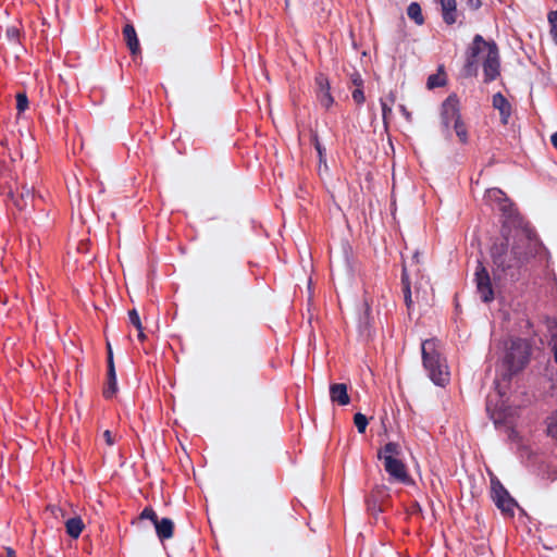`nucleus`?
Wrapping results in <instances>:
<instances>
[{
  "label": "nucleus",
  "mask_w": 557,
  "mask_h": 557,
  "mask_svg": "<svg viewBox=\"0 0 557 557\" xmlns=\"http://www.w3.org/2000/svg\"><path fill=\"white\" fill-rule=\"evenodd\" d=\"M534 242L530 234L517 230L511 236H504L491 248L494 274L515 277L518 271L533 257Z\"/></svg>",
  "instance_id": "nucleus-1"
},
{
  "label": "nucleus",
  "mask_w": 557,
  "mask_h": 557,
  "mask_svg": "<svg viewBox=\"0 0 557 557\" xmlns=\"http://www.w3.org/2000/svg\"><path fill=\"white\" fill-rule=\"evenodd\" d=\"M480 70L485 82L494 79L499 74V59L495 45L476 36L470 47L465 74L479 76Z\"/></svg>",
  "instance_id": "nucleus-2"
},
{
  "label": "nucleus",
  "mask_w": 557,
  "mask_h": 557,
  "mask_svg": "<svg viewBox=\"0 0 557 557\" xmlns=\"http://www.w3.org/2000/svg\"><path fill=\"white\" fill-rule=\"evenodd\" d=\"M422 360L429 377L438 386H445L449 381V371L444 358L437 350L435 339H426L422 343Z\"/></svg>",
  "instance_id": "nucleus-3"
},
{
  "label": "nucleus",
  "mask_w": 557,
  "mask_h": 557,
  "mask_svg": "<svg viewBox=\"0 0 557 557\" xmlns=\"http://www.w3.org/2000/svg\"><path fill=\"white\" fill-rule=\"evenodd\" d=\"M530 346L525 339H512L503 360V367L506 371L503 373L504 380H510L512 375L520 372L529 362Z\"/></svg>",
  "instance_id": "nucleus-4"
},
{
  "label": "nucleus",
  "mask_w": 557,
  "mask_h": 557,
  "mask_svg": "<svg viewBox=\"0 0 557 557\" xmlns=\"http://www.w3.org/2000/svg\"><path fill=\"white\" fill-rule=\"evenodd\" d=\"M491 496L505 518L515 517V509L519 505L497 478L491 479Z\"/></svg>",
  "instance_id": "nucleus-5"
},
{
  "label": "nucleus",
  "mask_w": 557,
  "mask_h": 557,
  "mask_svg": "<svg viewBox=\"0 0 557 557\" xmlns=\"http://www.w3.org/2000/svg\"><path fill=\"white\" fill-rule=\"evenodd\" d=\"M474 281L476 284L478 294L480 295L482 301L491 302L494 299V290L492 287L490 274L481 262H479V265L476 267Z\"/></svg>",
  "instance_id": "nucleus-6"
},
{
  "label": "nucleus",
  "mask_w": 557,
  "mask_h": 557,
  "mask_svg": "<svg viewBox=\"0 0 557 557\" xmlns=\"http://www.w3.org/2000/svg\"><path fill=\"white\" fill-rule=\"evenodd\" d=\"M383 462L391 482H398L403 484L412 483L410 474L407 471V467L400 459L388 457Z\"/></svg>",
  "instance_id": "nucleus-7"
},
{
  "label": "nucleus",
  "mask_w": 557,
  "mask_h": 557,
  "mask_svg": "<svg viewBox=\"0 0 557 557\" xmlns=\"http://www.w3.org/2000/svg\"><path fill=\"white\" fill-rule=\"evenodd\" d=\"M388 497V491L384 485L375 486L366 499L367 510L376 517L382 512L384 500Z\"/></svg>",
  "instance_id": "nucleus-8"
},
{
  "label": "nucleus",
  "mask_w": 557,
  "mask_h": 557,
  "mask_svg": "<svg viewBox=\"0 0 557 557\" xmlns=\"http://www.w3.org/2000/svg\"><path fill=\"white\" fill-rule=\"evenodd\" d=\"M462 114L459 110V107H443V111L441 113V121L443 129L449 135V129L453 128L455 131L457 123L461 120Z\"/></svg>",
  "instance_id": "nucleus-9"
},
{
  "label": "nucleus",
  "mask_w": 557,
  "mask_h": 557,
  "mask_svg": "<svg viewBox=\"0 0 557 557\" xmlns=\"http://www.w3.org/2000/svg\"><path fill=\"white\" fill-rule=\"evenodd\" d=\"M123 37L132 55L137 57L140 54V45L137 33L132 24H126L123 28Z\"/></svg>",
  "instance_id": "nucleus-10"
},
{
  "label": "nucleus",
  "mask_w": 557,
  "mask_h": 557,
  "mask_svg": "<svg viewBox=\"0 0 557 557\" xmlns=\"http://www.w3.org/2000/svg\"><path fill=\"white\" fill-rule=\"evenodd\" d=\"M330 397L333 403H337L339 406H346L350 403L347 385L344 383L332 384L330 386Z\"/></svg>",
  "instance_id": "nucleus-11"
},
{
  "label": "nucleus",
  "mask_w": 557,
  "mask_h": 557,
  "mask_svg": "<svg viewBox=\"0 0 557 557\" xmlns=\"http://www.w3.org/2000/svg\"><path fill=\"white\" fill-rule=\"evenodd\" d=\"M116 392H117V383H116L114 361L110 360V366H108V373H107V385L103 388V396L107 399H110L115 395Z\"/></svg>",
  "instance_id": "nucleus-12"
},
{
  "label": "nucleus",
  "mask_w": 557,
  "mask_h": 557,
  "mask_svg": "<svg viewBox=\"0 0 557 557\" xmlns=\"http://www.w3.org/2000/svg\"><path fill=\"white\" fill-rule=\"evenodd\" d=\"M154 529L160 541L169 540L174 534V522L170 518H162L158 521Z\"/></svg>",
  "instance_id": "nucleus-13"
},
{
  "label": "nucleus",
  "mask_w": 557,
  "mask_h": 557,
  "mask_svg": "<svg viewBox=\"0 0 557 557\" xmlns=\"http://www.w3.org/2000/svg\"><path fill=\"white\" fill-rule=\"evenodd\" d=\"M486 196L488 199L498 202L499 209L505 213L509 212V209L512 207L506 194L498 188L488 189Z\"/></svg>",
  "instance_id": "nucleus-14"
},
{
  "label": "nucleus",
  "mask_w": 557,
  "mask_h": 557,
  "mask_svg": "<svg viewBox=\"0 0 557 557\" xmlns=\"http://www.w3.org/2000/svg\"><path fill=\"white\" fill-rule=\"evenodd\" d=\"M64 524L66 533L72 539H78L85 528L83 520L78 516L69 518Z\"/></svg>",
  "instance_id": "nucleus-15"
},
{
  "label": "nucleus",
  "mask_w": 557,
  "mask_h": 557,
  "mask_svg": "<svg viewBox=\"0 0 557 557\" xmlns=\"http://www.w3.org/2000/svg\"><path fill=\"white\" fill-rule=\"evenodd\" d=\"M442 13L444 21L447 24H453L457 21L456 0H441Z\"/></svg>",
  "instance_id": "nucleus-16"
},
{
  "label": "nucleus",
  "mask_w": 557,
  "mask_h": 557,
  "mask_svg": "<svg viewBox=\"0 0 557 557\" xmlns=\"http://www.w3.org/2000/svg\"><path fill=\"white\" fill-rule=\"evenodd\" d=\"M446 82H447V75L444 71V67L440 66V67H437L435 73L431 74L428 77L426 87L429 89H435L437 87L444 86L446 84Z\"/></svg>",
  "instance_id": "nucleus-17"
},
{
  "label": "nucleus",
  "mask_w": 557,
  "mask_h": 557,
  "mask_svg": "<svg viewBox=\"0 0 557 557\" xmlns=\"http://www.w3.org/2000/svg\"><path fill=\"white\" fill-rule=\"evenodd\" d=\"M401 454V447L396 442H388L384 445V447L379 451L377 456L380 459L385 461L388 457L398 458Z\"/></svg>",
  "instance_id": "nucleus-18"
},
{
  "label": "nucleus",
  "mask_w": 557,
  "mask_h": 557,
  "mask_svg": "<svg viewBox=\"0 0 557 557\" xmlns=\"http://www.w3.org/2000/svg\"><path fill=\"white\" fill-rule=\"evenodd\" d=\"M407 14L409 18L414 21L418 25H422L424 23V18L422 15L421 7L417 2H412L407 8Z\"/></svg>",
  "instance_id": "nucleus-19"
},
{
  "label": "nucleus",
  "mask_w": 557,
  "mask_h": 557,
  "mask_svg": "<svg viewBox=\"0 0 557 557\" xmlns=\"http://www.w3.org/2000/svg\"><path fill=\"white\" fill-rule=\"evenodd\" d=\"M455 133H456L459 141L462 145L468 144V141H469L468 127H467V124H466V122L463 120V116L461 117L459 123H457L456 128H455Z\"/></svg>",
  "instance_id": "nucleus-20"
},
{
  "label": "nucleus",
  "mask_w": 557,
  "mask_h": 557,
  "mask_svg": "<svg viewBox=\"0 0 557 557\" xmlns=\"http://www.w3.org/2000/svg\"><path fill=\"white\" fill-rule=\"evenodd\" d=\"M547 20L550 26V36L554 42L557 45V10L550 11L547 15Z\"/></svg>",
  "instance_id": "nucleus-21"
},
{
  "label": "nucleus",
  "mask_w": 557,
  "mask_h": 557,
  "mask_svg": "<svg viewBox=\"0 0 557 557\" xmlns=\"http://www.w3.org/2000/svg\"><path fill=\"white\" fill-rule=\"evenodd\" d=\"M138 519L139 520L148 519L153 523L154 527L158 523V521L160 520L152 507H145L144 510L140 512Z\"/></svg>",
  "instance_id": "nucleus-22"
},
{
  "label": "nucleus",
  "mask_w": 557,
  "mask_h": 557,
  "mask_svg": "<svg viewBox=\"0 0 557 557\" xmlns=\"http://www.w3.org/2000/svg\"><path fill=\"white\" fill-rule=\"evenodd\" d=\"M354 423L358 430L359 433H364L366 429L368 426V419L363 413L357 412L354 416Z\"/></svg>",
  "instance_id": "nucleus-23"
},
{
  "label": "nucleus",
  "mask_w": 557,
  "mask_h": 557,
  "mask_svg": "<svg viewBox=\"0 0 557 557\" xmlns=\"http://www.w3.org/2000/svg\"><path fill=\"white\" fill-rule=\"evenodd\" d=\"M547 434L557 441V412L547 419Z\"/></svg>",
  "instance_id": "nucleus-24"
},
{
  "label": "nucleus",
  "mask_w": 557,
  "mask_h": 557,
  "mask_svg": "<svg viewBox=\"0 0 557 557\" xmlns=\"http://www.w3.org/2000/svg\"><path fill=\"white\" fill-rule=\"evenodd\" d=\"M498 110L502 124L506 125L509 123V119L512 114V107H495Z\"/></svg>",
  "instance_id": "nucleus-25"
},
{
  "label": "nucleus",
  "mask_w": 557,
  "mask_h": 557,
  "mask_svg": "<svg viewBox=\"0 0 557 557\" xmlns=\"http://www.w3.org/2000/svg\"><path fill=\"white\" fill-rule=\"evenodd\" d=\"M403 283H404V296H405V301H406V305L407 307H410L412 300H411V290H410V285H409V282L407 281V277H406V273L404 272L403 273Z\"/></svg>",
  "instance_id": "nucleus-26"
},
{
  "label": "nucleus",
  "mask_w": 557,
  "mask_h": 557,
  "mask_svg": "<svg viewBox=\"0 0 557 557\" xmlns=\"http://www.w3.org/2000/svg\"><path fill=\"white\" fill-rule=\"evenodd\" d=\"M128 318H129V322L136 327V329H140L143 326L141 324V321H140V318H139V314L137 312L136 309H133V310H129L128 311Z\"/></svg>",
  "instance_id": "nucleus-27"
},
{
  "label": "nucleus",
  "mask_w": 557,
  "mask_h": 557,
  "mask_svg": "<svg viewBox=\"0 0 557 557\" xmlns=\"http://www.w3.org/2000/svg\"><path fill=\"white\" fill-rule=\"evenodd\" d=\"M392 116V107H382V117L385 126H387Z\"/></svg>",
  "instance_id": "nucleus-28"
},
{
  "label": "nucleus",
  "mask_w": 557,
  "mask_h": 557,
  "mask_svg": "<svg viewBox=\"0 0 557 557\" xmlns=\"http://www.w3.org/2000/svg\"><path fill=\"white\" fill-rule=\"evenodd\" d=\"M103 438L107 443V445L112 446L115 443L114 436L111 431L106 430L103 432Z\"/></svg>",
  "instance_id": "nucleus-29"
},
{
  "label": "nucleus",
  "mask_w": 557,
  "mask_h": 557,
  "mask_svg": "<svg viewBox=\"0 0 557 557\" xmlns=\"http://www.w3.org/2000/svg\"><path fill=\"white\" fill-rule=\"evenodd\" d=\"M352 99H354L355 102H358V103L366 100V98L363 96V92L360 89H356L352 92Z\"/></svg>",
  "instance_id": "nucleus-30"
},
{
  "label": "nucleus",
  "mask_w": 557,
  "mask_h": 557,
  "mask_svg": "<svg viewBox=\"0 0 557 557\" xmlns=\"http://www.w3.org/2000/svg\"><path fill=\"white\" fill-rule=\"evenodd\" d=\"M7 35L11 39H17L20 37V30L16 27H11L8 29Z\"/></svg>",
  "instance_id": "nucleus-31"
},
{
  "label": "nucleus",
  "mask_w": 557,
  "mask_h": 557,
  "mask_svg": "<svg viewBox=\"0 0 557 557\" xmlns=\"http://www.w3.org/2000/svg\"><path fill=\"white\" fill-rule=\"evenodd\" d=\"M311 143L314 146L315 150H320V147H322L318 134L315 132L311 133Z\"/></svg>",
  "instance_id": "nucleus-32"
},
{
  "label": "nucleus",
  "mask_w": 557,
  "mask_h": 557,
  "mask_svg": "<svg viewBox=\"0 0 557 557\" xmlns=\"http://www.w3.org/2000/svg\"><path fill=\"white\" fill-rule=\"evenodd\" d=\"M51 509V512L54 515L55 518H58L59 516H61L62 518L65 517V513H64V510L57 507V506H51L49 507Z\"/></svg>",
  "instance_id": "nucleus-33"
},
{
  "label": "nucleus",
  "mask_w": 557,
  "mask_h": 557,
  "mask_svg": "<svg viewBox=\"0 0 557 557\" xmlns=\"http://www.w3.org/2000/svg\"><path fill=\"white\" fill-rule=\"evenodd\" d=\"M107 352H108L107 354L108 355L107 356V363H108V366H110V360L111 361H114V360H113L112 347H111V344L109 342L107 343Z\"/></svg>",
  "instance_id": "nucleus-34"
},
{
  "label": "nucleus",
  "mask_w": 557,
  "mask_h": 557,
  "mask_svg": "<svg viewBox=\"0 0 557 557\" xmlns=\"http://www.w3.org/2000/svg\"><path fill=\"white\" fill-rule=\"evenodd\" d=\"M16 101H17V104H26V102H27L26 94H24V92H18V94L16 95Z\"/></svg>",
  "instance_id": "nucleus-35"
},
{
  "label": "nucleus",
  "mask_w": 557,
  "mask_h": 557,
  "mask_svg": "<svg viewBox=\"0 0 557 557\" xmlns=\"http://www.w3.org/2000/svg\"><path fill=\"white\" fill-rule=\"evenodd\" d=\"M399 111L408 122H411V113L407 110V107H399Z\"/></svg>",
  "instance_id": "nucleus-36"
},
{
  "label": "nucleus",
  "mask_w": 557,
  "mask_h": 557,
  "mask_svg": "<svg viewBox=\"0 0 557 557\" xmlns=\"http://www.w3.org/2000/svg\"><path fill=\"white\" fill-rule=\"evenodd\" d=\"M2 557H16V553L12 547H5Z\"/></svg>",
  "instance_id": "nucleus-37"
},
{
  "label": "nucleus",
  "mask_w": 557,
  "mask_h": 557,
  "mask_svg": "<svg viewBox=\"0 0 557 557\" xmlns=\"http://www.w3.org/2000/svg\"><path fill=\"white\" fill-rule=\"evenodd\" d=\"M504 102H507V100L500 94H497L494 96V104L504 103Z\"/></svg>",
  "instance_id": "nucleus-38"
},
{
  "label": "nucleus",
  "mask_w": 557,
  "mask_h": 557,
  "mask_svg": "<svg viewBox=\"0 0 557 557\" xmlns=\"http://www.w3.org/2000/svg\"><path fill=\"white\" fill-rule=\"evenodd\" d=\"M319 154L320 162H325V148L320 147V150H317Z\"/></svg>",
  "instance_id": "nucleus-39"
},
{
  "label": "nucleus",
  "mask_w": 557,
  "mask_h": 557,
  "mask_svg": "<svg viewBox=\"0 0 557 557\" xmlns=\"http://www.w3.org/2000/svg\"><path fill=\"white\" fill-rule=\"evenodd\" d=\"M15 206H16L18 209H23V208L26 206V202L24 201V194H22V196H21V200H16V201H15Z\"/></svg>",
  "instance_id": "nucleus-40"
},
{
  "label": "nucleus",
  "mask_w": 557,
  "mask_h": 557,
  "mask_svg": "<svg viewBox=\"0 0 557 557\" xmlns=\"http://www.w3.org/2000/svg\"><path fill=\"white\" fill-rule=\"evenodd\" d=\"M137 331H138V339L141 342L145 341L146 334L144 333V327L141 326L140 329H137Z\"/></svg>",
  "instance_id": "nucleus-41"
},
{
  "label": "nucleus",
  "mask_w": 557,
  "mask_h": 557,
  "mask_svg": "<svg viewBox=\"0 0 557 557\" xmlns=\"http://www.w3.org/2000/svg\"><path fill=\"white\" fill-rule=\"evenodd\" d=\"M552 145L557 149V132L550 137Z\"/></svg>",
  "instance_id": "nucleus-42"
},
{
  "label": "nucleus",
  "mask_w": 557,
  "mask_h": 557,
  "mask_svg": "<svg viewBox=\"0 0 557 557\" xmlns=\"http://www.w3.org/2000/svg\"><path fill=\"white\" fill-rule=\"evenodd\" d=\"M17 108V116H21V114L27 109L28 107H16Z\"/></svg>",
  "instance_id": "nucleus-43"
},
{
  "label": "nucleus",
  "mask_w": 557,
  "mask_h": 557,
  "mask_svg": "<svg viewBox=\"0 0 557 557\" xmlns=\"http://www.w3.org/2000/svg\"><path fill=\"white\" fill-rule=\"evenodd\" d=\"M24 196H27V197H29V196H30V193H29V190H26V193H24Z\"/></svg>",
  "instance_id": "nucleus-44"
},
{
  "label": "nucleus",
  "mask_w": 557,
  "mask_h": 557,
  "mask_svg": "<svg viewBox=\"0 0 557 557\" xmlns=\"http://www.w3.org/2000/svg\"><path fill=\"white\" fill-rule=\"evenodd\" d=\"M24 196H27V197H29V196H30V193H29V190H26V193H24Z\"/></svg>",
  "instance_id": "nucleus-45"
}]
</instances>
